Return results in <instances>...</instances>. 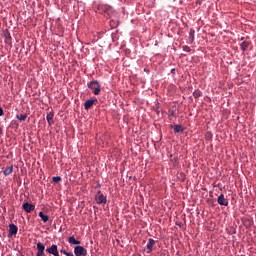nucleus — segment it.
<instances>
[{
  "mask_svg": "<svg viewBox=\"0 0 256 256\" xmlns=\"http://www.w3.org/2000/svg\"><path fill=\"white\" fill-rule=\"evenodd\" d=\"M68 243L70 245H74V256H85L88 254L87 248L84 246H81V241H77V238L75 236H70L68 238Z\"/></svg>",
  "mask_w": 256,
  "mask_h": 256,
  "instance_id": "nucleus-1",
  "label": "nucleus"
},
{
  "mask_svg": "<svg viewBox=\"0 0 256 256\" xmlns=\"http://www.w3.org/2000/svg\"><path fill=\"white\" fill-rule=\"evenodd\" d=\"M88 88L94 90V94H100L101 86L98 82V79H94L92 82H88Z\"/></svg>",
  "mask_w": 256,
  "mask_h": 256,
  "instance_id": "nucleus-2",
  "label": "nucleus"
},
{
  "mask_svg": "<svg viewBox=\"0 0 256 256\" xmlns=\"http://www.w3.org/2000/svg\"><path fill=\"white\" fill-rule=\"evenodd\" d=\"M95 200H96V203H99V204L107 203L106 195H104V193H101V190H98V193H96Z\"/></svg>",
  "mask_w": 256,
  "mask_h": 256,
  "instance_id": "nucleus-3",
  "label": "nucleus"
},
{
  "mask_svg": "<svg viewBox=\"0 0 256 256\" xmlns=\"http://www.w3.org/2000/svg\"><path fill=\"white\" fill-rule=\"evenodd\" d=\"M45 249V243L38 242L36 256H45Z\"/></svg>",
  "mask_w": 256,
  "mask_h": 256,
  "instance_id": "nucleus-4",
  "label": "nucleus"
},
{
  "mask_svg": "<svg viewBox=\"0 0 256 256\" xmlns=\"http://www.w3.org/2000/svg\"><path fill=\"white\" fill-rule=\"evenodd\" d=\"M47 253H51L52 255L59 256L60 253L58 251V246H56V243H53L50 248H46Z\"/></svg>",
  "mask_w": 256,
  "mask_h": 256,
  "instance_id": "nucleus-5",
  "label": "nucleus"
},
{
  "mask_svg": "<svg viewBox=\"0 0 256 256\" xmlns=\"http://www.w3.org/2000/svg\"><path fill=\"white\" fill-rule=\"evenodd\" d=\"M22 207L26 213H31L32 210H35V205H33V203H23Z\"/></svg>",
  "mask_w": 256,
  "mask_h": 256,
  "instance_id": "nucleus-6",
  "label": "nucleus"
},
{
  "mask_svg": "<svg viewBox=\"0 0 256 256\" xmlns=\"http://www.w3.org/2000/svg\"><path fill=\"white\" fill-rule=\"evenodd\" d=\"M218 203L219 205H229V200L225 198L223 193H221V195L218 196Z\"/></svg>",
  "mask_w": 256,
  "mask_h": 256,
  "instance_id": "nucleus-7",
  "label": "nucleus"
},
{
  "mask_svg": "<svg viewBox=\"0 0 256 256\" xmlns=\"http://www.w3.org/2000/svg\"><path fill=\"white\" fill-rule=\"evenodd\" d=\"M17 233H18V226H15V223H10L9 235H16Z\"/></svg>",
  "mask_w": 256,
  "mask_h": 256,
  "instance_id": "nucleus-8",
  "label": "nucleus"
},
{
  "mask_svg": "<svg viewBox=\"0 0 256 256\" xmlns=\"http://www.w3.org/2000/svg\"><path fill=\"white\" fill-rule=\"evenodd\" d=\"M155 243H156V241H154V238H149V241L147 243V251H148V253L152 252Z\"/></svg>",
  "mask_w": 256,
  "mask_h": 256,
  "instance_id": "nucleus-9",
  "label": "nucleus"
},
{
  "mask_svg": "<svg viewBox=\"0 0 256 256\" xmlns=\"http://www.w3.org/2000/svg\"><path fill=\"white\" fill-rule=\"evenodd\" d=\"M46 119L48 124H54V112H48V115H46Z\"/></svg>",
  "mask_w": 256,
  "mask_h": 256,
  "instance_id": "nucleus-10",
  "label": "nucleus"
},
{
  "mask_svg": "<svg viewBox=\"0 0 256 256\" xmlns=\"http://www.w3.org/2000/svg\"><path fill=\"white\" fill-rule=\"evenodd\" d=\"M95 102H97V100H86V102L84 103L85 109H90L91 107H93V104H95Z\"/></svg>",
  "mask_w": 256,
  "mask_h": 256,
  "instance_id": "nucleus-11",
  "label": "nucleus"
},
{
  "mask_svg": "<svg viewBox=\"0 0 256 256\" xmlns=\"http://www.w3.org/2000/svg\"><path fill=\"white\" fill-rule=\"evenodd\" d=\"M39 216L40 218H42L44 223H47V221L49 220V215H46L45 213H43V210H40Z\"/></svg>",
  "mask_w": 256,
  "mask_h": 256,
  "instance_id": "nucleus-12",
  "label": "nucleus"
},
{
  "mask_svg": "<svg viewBox=\"0 0 256 256\" xmlns=\"http://www.w3.org/2000/svg\"><path fill=\"white\" fill-rule=\"evenodd\" d=\"M189 41H191V43H193V41H195V29H190V31H189Z\"/></svg>",
  "mask_w": 256,
  "mask_h": 256,
  "instance_id": "nucleus-13",
  "label": "nucleus"
},
{
  "mask_svg": "<svg viewBox=\"0 0 256 256\" xmlns=\"http://www.w3.org/2000/svg\"><path fill=\"white\" fill-rule=\"evenodd\" d=\"M13 172V165H10L8 168H5L4 175H11Z\"/></svg>",
  "mask_w": 256,
  "mask_h": 256,
  "instance_id": "nucleus-14",
  "label": "nucleus"
},
{
  "mask_svg": "<svg viewBox=\"0 0 256 256\" xmlns=\"http://www.w3.org/2000/svg\"><path fill=\"white\" fill-rule=\"evenodd\" d=\"M173 129L175 132H183L182 125H173Z\"/></svg>",
  "mask_w": 256,
  "mask_h": 256,
  "instance_id": "nucleus-15",
  "label": "nucleus"
},
{
  "mask_svg": "<svg viewBox=\"0 0 256 256\" xmlns=\"http://www.w3.org/2000/svg\"><path fill=\"white\" fill-rule=\"evenodd\" d=\"M248 46H250V42H242L241 44L242 51H246V49H248Z\"/></svg>",
  "mask_w": 256,
  "mask_h": 256,
  "instance_id": "nucleus-16",
  "label": "nucleus"
},
{
  "mask_svg": "<svg viewBox=\"0 0 256 256\" xmlns=\"http://www.w3.org/2000/svg\"><path fill=\"white\" fill-rule=\"evenodd\" d=\"M60 252L64 253V255H67V256H74V253H69L68 251H65V248H61Z\"/></svg>",
  "mask_w": 256,
  "mask_h": 256,
  "instance_id": "nucleus-17",
  "label": "nucleus"
},
{
  "mask_svg": "<svg viewBox=\"0 0 256 256\" xmlns=\"http://www.w3.org/2000/svg\"><path fill=\"white\" fill-rule=\"evenodd\" d=\"M17 118L20 119L21 122H23V121H25V119H27V115H25V113H23V115H18Z\"/></svg>",
  "mask_w": 256,
  "mask_h": 256,
  "instance_id": "nucleus-18",
  "label": "nucleus"
},
{
  "mask_svg": "<svg viewBox=\"0 0 256 256\" xmlns=\"http://www.w3.org/2000/svg\"><path fill=\"white\" fill-rule=\"evenodd\" d=\"M53 182H61L62 178L60 175H56L54 176V178H52Z\"/></svg>",
  "mask_w": 256,
  "mask_h": 256,
  "instance_id": "nucleus-19",
  "label": "nucleus"
},
{
  "mask_svg": "<svg viewBox=\"0 0 256 256\" xmlns=\"http://www.w3.org/2000/svg\"><path fill=\"white\" fill-rule=\"evenodd\" d=\"M183 50L184 51H191V47H188V45H184Z\"/></svg>",
  "mask_w": 256,
  "mask_h": 256,
  "instance_id": "nucleus-20",
  "label": "nucleus"
},
{
  "mask_svg": "<svg viewBox=\"0 0 256 256\" xmlns=\"http://www.w3.org/2000/svg\"><path fill=\"white\" fill-rule=\"evenodd\" d=\"M4 114V110H3V107H1V104H0V117H2Z\"/></svg>",
  "mask_w": 256,
  "mask_h": 256,
  "instance_id": "nucleus-21",
  "label": "nucleus"
},
{
  "mask_svg": "<svg viewBox=\"0 0 256 256\" xmlns=\"http://www.w3.org/2000/svg\"><path fill=\"white\" fill-rule=\"evenodd\" d=\"M176 69H171V74H175Z\"/></svg>",
  "mask_w": 256,
  "mask_h": 256,
  "instance_id": "nucleus-22",
  "label": "nucleus"
},
{
  "mask_svg": "<svg viewBox=\"0 0 256 256\" xmlns=\"http://www.w3.org/2000/svg\"><path fill=\"white\" fill-rule=\"evenodd\" d=\"M2 133H3V128L0 127V135H2Z\"/></svg>",
  "mask_w": 256,
  "mask_h": 256,
  "instance_id": "nucleus-23",
  "label": "nucleus"
},
{
  "mask_svg": "<svg viewBox=\"0 0 256 256\" xmlns=\"http://www.w3.org/2000/svg\"><path fill=\"white\" fill-rule=\"evenodd\" d=\"M199 94H200V92H196V93H195V96L198 97Z\"/></svg>",
  "mask_w": 256,
  "mask_h": 256,
  "instance_id": "nucleus-24",
  "label": "nucleus"
},
{
  "mask_svg": "<svg viewBox=\"0 0 256 256\" xmlns=\"http://www.w3.org/2000/svg\"><path fill=\"white\" fill-rule=\"evenodd\" d=\"M255 138H256V135H255Z\"/></svg>",
  "mask_w": 256,
  "mask_h": 256,
  "instance_id": "nucleus-25",
  "label": "nucleus"
}]
</instances>
